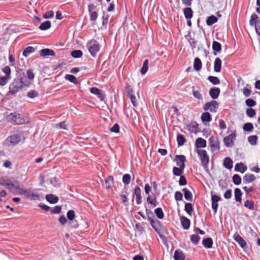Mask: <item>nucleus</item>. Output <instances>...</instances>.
<instances>
[{
	"instance_id": "f257e3e1",
	"label": "nucleus",
	"mask_w": 260,
	"mask_h": 260,
	"mask_svg": "<svg viewBox=\"0 0 260 260\" xmlns=\"http://www.w3.org/2000/svg\"><path fill=\"white\" fill-rule=\"evenodd\" d=\"M39 189L29 188L28 189L22 188L20 189L19 194L23 195L26 198L31 200H41L42 196L39 192Z\"/></svg>"
},
{
	"instance_id": "f03ea898",
	"label": "nucleus",
	"mask_w": 260,
	"mask_h": 260,
	"mask_svg": "<svg viewBox=\"0 0 260 260\" xmlns=\"http://www.w3.org/2000/svg\"><path fill=\"white\" fill-rule=\"evenodd\" d=\"M24 86L22 79L18 78L15 79L9 85V92L11 94H15L19 91Z\"/></svg>"
},
{
	"instance_id": "7ed1b4c3",
	"label": "nucleus",
	"mask_w": 260,
	"mask_h": 260,
	"mask_svg": "<svg viewBox=\"0 0 260 260\" xmlns=\"http://www.w3.org/2000/svg\"><path fill=\"white\" fill-rule=\"evenodd\" d=\"M197 152L199 155L202 166L205 169L207 170L209 163V156L207 151L204 149H198Z\"/></svg>"
},
{
	"instance_id": "20e7f679",
	"label": "nucleus",
	"mask_w": 260,
	"mask_h": 260,
	"mask_svg": "<svg viewBox=\"0 0 260 260\" xmlns=\"http://www.w3.org/2000/svg\"><path fill=\"white\" fill-rule=\"evenodd\" d=\"M87 47L91 55L95 57L97 53L100 51L99 43L94 40H91L87 43Z\"/></svg>"
},
{
	"instance_id": "39448f33",
	"label": "nucleus",
	"mask_w": 260,
	"mask_h": 260,
	"mask_svg": "<svg viewBox=\"0 0 260 260\" xmlns=\"http://www.w3.org/2000/svg\"><path fill=\"white\" fill-rule=\"evenodd\" d=\"M219 104L216 101H211L205 103L203 106L204 111L209 110L211 112L216 113L217 111Z\"/></svg>"
},
{
	"instance_id": "423d86ee",
	"label": "nucleus",
	"mask_w": 260,
	"mask_h": 260,
	"mask_svg": "<svg viewBox=\"0 0 260 260\" xmlns=\"http://www.w3.org/2000/svg\"><path fill=\"white\" fill-rule=\"evenodd\" d=\"M209 143L212 152H218L220 150V144L218 138L212 136L209 139Z\"/></svg>"
},
{
	"instance_id": "0eeeda50",
	"label": "nucleus",
	"mask_w": 260,
	"mask_h": 260,
	"mask_svg": "<svg viewBox=\"0 0 260 260\" xmlns=\"http://www.w3.org/2000/svg\"><path fill=\"white\" fill-rule=\"evenodd\" d=\"M21 141L19 135L15 134L8 137L5 140V143L7 146H15Z\"/></svg>"
},
{
	"instance_id": "6e6552de",
	"label": "nucleus",
	"mask_w": 260,
	"mask_h": 260,
	"mask_svg": "<svg viewBox=\"0 0 260 260\" xmlns=\"http://www.w3.org/2000/svg\"><path fill=\"white\" fill-rule=\"evenodd\" d=\"M236 138V135L232 133L223 139V143L226 147H230L232 146Z\"/></svg>"
},
{
	"instance_id": "1a4fd4ad",
	"label": "nucleus",
	"mask_w": 260,
	"mask_h": 260,
	"mask_svg": "<svg viewBox=\"0 0 260 260\" xmlns=\"http://www.w3.org/2000/svg\"><path fill=\"white\" fill-rule=\"evenodd\" d=\"M176 165L181 169L185 168V161H186V157L184 155H176L175 159Z\"/></svg>"
},
{
	"instance_id": "9d476101",
	"label": "nucleus",
	"mask_w": 260,
	"mask_h": 260,
	"mask_svg": "<svg viewBox=\"0 0 260 260\" xmlns=\"http://www.w3.org/2000/svg\"><path fill=\"white\" fill-rule=\"evenodd\" d=\"M90 91L92 94L97 95L101 101H104L105 94L101 89L96 87H92L90 89Z\"/></svg>"
},
{
	"instance_id": "9b49d317",
	"label": "nucleus",
	"mask_w": 260,
	"mask_h": 260,
	"mask_svg": "<svg viewBox=\"0 0 260 260\" xmlns=\"http://www.w3.org/2000/svg\"><path fill=\"white\" fill-rule=\"evenodd\" d=\"M221 200V198L219 196L214 194L211 197V201H212V208L214 211V213L215 214L217 212L218 204V202Z\"/></svg>"
},
{
	"instance_id": "f8f14e48",
	"label": "nucleus",
	"mask_w": 260,
	"mask_h": 260,
	"mask_svg": "<svg viewBox=\"0 0 260 260\" xmlns=\"http://www.w3.org/2000/svg\"><path fill=\"white\" fill-rule=\"evenodd\" d=\"M234 240L237 242L242 248H244L246 245V242L239 234H235L233 236Z\"/></svg>"
},
{
	"instance_id": "ddd939ff",
	"label": "nucleus",
	"mask_w": 260,
	"mask_h": 260,
	"mask_svg": "<svg viewBox=\"0 0 260 260\" xmlns=\"http://www.w3.org/2000/svg\"><path fill=\"white\" fill-rule=\"evenodd\" d=\"M220 92V90L218 87L212 88L209 90V95L213 99H216L218 98Z\"/></svg>"
},
{
	"instance_id": "4468645a",
	"label": "nucleus",
	"mask_w": 260,
	"mask_h": 260,
	"mask_svg": "<svg viewBox=\"0 0 260 260\" xmlns=\"http://www.w3.org/2000/svg\"><path fill=\"white\" fill-rule=\"evenodd\" d=\"M201 119L202 120V121L204 124L205 125L207 124L206 123L210 122L212 120V117L211 114L207 112H204L201 117Z\"/></svg>"
},
{
	"instance_id": "2eb2a0df",
	"label": "nucleus",
	"mask_w": 260,
	"mask_h": 260,
	"mask_svg": "<svg viewBox=\"0 0 260 260\" xmlns=\"http://www.w3.org/2000/svg\"><path fill=\"white\" fill-rule=\"evenodd\" d=\"M40 54L41 56L43 57L55 55V53L53 50L48 48L41 49L40 51Z\"/></svg>"
},
{
	"instance_id": "dca6fc26",
	"label": "nucleus",
	"mask_w": 260,
	"mask_h": 260,
	"mask_svg": "<svg viewBox=\"0 0 260 260\" xmlns=\"http://www.w3.org/2000/svg\"><path fill=\"white\" fill-rule=\"evenodd\" d=\"M150 224L153 229L157 232L158 233L160 226V222L158 220H154L153 218L148 220Z\"/></svg>"
},
{
	"instance_id": "f3484780",
	"label": "nucleus",
	"mask_w": 260,
	"mask_h": 260,
	"mask_svg": "<svg viewBox=\"0 0 260 260\" xmlns=\"http://www.w3.org/2000/svg\"><path fill=\"white\" fill-rule=\"evenodd\" d=\"M182 226L184 230H188L190 226V220L184 216L180 217Z\"/></svg>"
},
{
	"instance_id": "a211bd4d",
	"label": "nucleus",
	"mask_w": 260,
	"mask_h": 260,
	"mask_svg": "<svg viewBox=\"0 0 260 260\" xmlns=\"http://www.w3.org/2000/svg\"><path fill=\"white\" fill-rule=\"evenodd\" d=\"M174 258L175 260H184L185 257L181 250L177 249L174 252Z\"/></svg>"
},
{
	"instance_id": "6ab92c4d",
	"label": "nucleus",
	"mask_w": 260,
	"mask_h": 260,
	"mask_svg": "<svg viewBox=\"0 0 260 260\" xmlns=\"http://www.w3.org/2000/svg\"><path fill=\"white\" fill-rule=\"evenodd\" d=\"M258 18V16L255 13H253L251 15L250 17V19L249 21V24L251 26L254 25L255 29H256V26H260L259 21L258 22L257 24H256V20Z\"/></svg>"
},
{
	"instance_id": "aec40b11",
	"label": "nucleus",
	"mask_w": 260,
	"mask_h": 260,
	"mask_svg": "<svg viewBox=\"0 0 260 260\" xmlns=\"http://www.w3.org/2000/svg\"><path fill=\"white\" fill-rule=\"evenodd\" d=\"M213 240L211 238H206L203 240V245L206 248H211L213 245Z\"/></svg>"
},
{
	"instance_id": "412c9836",
	"label": "nucleus",
	"mask_w": 260,
	"mask_h": 260,
	"mask_svg": "<svg viewBox=\"0 0 260 260\" xmlns=\"http://www.w3.org/2000/svg\"><path fill=\"white\" fill-rule=\"evenodd\" d=\"M221 68V60L217 57L216 58L214 62V71L215 72H220Z\"/></svg>"
},
{
	"instance_id": "4be33fe9",
	"label": "nucleus",
	"mask_w": 260,
	"mask_h": 260,
	"mask_svg": "<svg viewBox=\"0 0 260 260\" xmlns=\"http://www.w3.org/2000/svg\"><path fill=\"white\" fill-rule=\"evenodd\" d=\"M45 198L47 202L51 204H55L58 201V198L52 194H48Z\"/></svg>"
},
{
	"instance_id": "5701e85b",
	"label": "nucleus",
	"mask_w": 260,
	"mask_h": 260,
	"mask_svg": "<svg viewBox=\"0 0 260 260\" xmlns=\"http://www.w3.org/2000/svg\"><path fill=\"white\" fill-rule=\"evenodd\" d=\"M242 192L239 188H236L234 190L235 200L237 202L241 203Z\"/></svg>"
},
{
	"instance_id": "b1692460",
	"label": "nucleus",
	"mask_w": 260,
	"mask_h": 260,
	"mask_svg": "<svg viewBox=\"0 0 260 260\" xmlns=\"http://www.w3.org/2000/svg\"><path fill=\"white\" fill-rule=\"evenodd\" d=\"M223 165L225 168L231 170L233 166L232 159L230 157H225L224 159Z\"/></svg>"
},
{
	"instance_id": "393cba45",
	"label": "nucleus",
	"mask_w": 260,
	"mask_h": 260,
	"mask_svg": "<svg viewBox=\"0 0 260 260\" xmlns=\"http://www.w3.org/2000/svg\"><path fill=\"white\" fill-rule=\"evenodd\" d=\"M235 170L237 172L244 173L247 170V167L242 162L238 163L235 165Z\"/></svg>"
},
{
	"instance_id": "a878e982",
	"label": "nucleus",
	"mask_w": 260,
	"mask_h": 260,
	"mask_svg": "<svg viewBox=\"0 0 260 260\" xmlns=\"http://www.w3.org/2000/svg\"><path fill=\"white\" fill-rule=\"evenodd\" d=\"M1 184H2L4 186H5L7 187L8 189L12 191L13 189H15L16 190H19V192H20V189H22L23 187H20L19 185V184L17 183V184H14L13 183H6L5 184H2L1 183Z\"/></svg>"
},
{
	"instance_id": "bb28decb",
	"label": "nucleus",
	"mask_w": 260,
	"mask_h": 260,
	"mask_svg": "<svg viewBox=\"0 0 260 260\" xmlns=\"http://www.w3.org/2000/svg\"><path fill=\"white\" fill-rule=\"evenodd\" d=\"M255 179V176L252 174H246L243 177V182L245 183H249Z\"/></svg>"
},
{
	"instance_id": "cd10ccee",
	"label": "nucleus",
	"mask_w": 260,
	"mask_h": 260,
	"mask_svg": "<svg viewBox=\"0 0 260 260\" xmlns=\"http://www.w3.org/2000/svg\"><path fill=\"white\" fill-rule=\"evenodd\" d=\"M207 142L205 140L202 138H198L196 139V147L205 148L206 147Z\"/></svg>"
},
{
	"instance_id": "c85d7f7f",
	"label": "nucleus",
	"mask_w": 260,
	"mask_h": 260,
	"mask_svg": "<svg viewBox=\"0 0 260 260\" xmlns=\"http://www.w3.org/2000/svg\"><path fill=\"white\" fill-rule=\"evenodd\" d=\"M182 191L184 193V198L185 200H186L188 201H192V194L190 191H189L188 189L184 188L182 189Z\"/></svg>"
},
{
	"instance_id": "c756f323",
	"label": "nucleus",
	"mask_w": 260,
	"mask_h": 260,
	"mask_svg": "<svg viewBox=\"0 0 260 260\" xmlns=\"http://www.w3.org/2000/svg\"><path fill=\"white\" fill-rule=\"evenodd\" d=\"M106 188L109 189L112 188L114 184L113 178L112 176L110 175L105 179Z\"/></svg>"
},
{
	"instance_id": "7c9ffc66",
	"label": "nucleus",
	"mask_w": 260,
	"mask_h": 260,
	"mask_svg": "<svg viewBox=\"0 0 260 260\" xmlns=\"http://www.w3.org/2000/svg\"><path fill=\"white\" fill-rule=\"evenodd\" d=\"M212 48L214 51L213 54L214 55H216V52L220 51L221 49V45L219 42L217 41H214L212 44Z\"/></svg>"
},
{
	"instance_id": "2f4dec72",
	"label": "nucleus",
	"mask_w": 260,
	"mask_h": 260,
	"mask_svg": "<svg viewBox=\"0 0 260 260\" xmlns=\"http://www.w3.org/2000/svg\"><path fill=\"white\" fill-rule=\"evenodd\" d=\"M184 15L186 19H190L193 16V12L191 8H185L184 10Z\"/></svg>"
},
{
	"instance_id": "473e14b6",
	"label": "nucleus",
	"mask_w": 260,
	"mask_h": 260,
	"mask_svg": "<svg viewBox=\"0 0 260 260\" xmlns=\"http://www.w3.org/2000/svg\"><path fill=\"white\" fill-rule=\"evenodd\" d=\"M51 23L50 21H46L44 22L41 24L39 27V29L42 30H46L51 27Z\"/></svg>"
},
{
	"instance_id": "72a5a7b5",
	"label": "nucleus",
	"mask_w": 260,
	"mask_h": 260,
	"mask_svg": "<svg viewBox=\"0 0 260 260\" xmlns=\"http://www.w3.org/2000/svg\"><path fill=\"white\" fill-rule=\"evenodd\" d=\"M35 49L34 47L28 46L24 49L23 51V55L25 57H27L30 53L35 52Z\"/></svg>"
},
{
	"instance_id": "f704fd0d",
	"label": "nucleus",
	"mask_w": 260,
	"mask_h": 260,
	"mask_svg": "<svg viewBox=\"0 0 260 260\" xmlns=\"http://www.w3.org/2000/svg\"><path fill=\"white\" fill-rule=\"evenodd\" d=\"M148 63L149 61L148 59H145L144 61L142 68H141L140 71L141 74L142 75H145L147 73L148 69Z\"/></svg>"
},
{
	"instance_id": "c9c22d12",
	"label": "nucleus",
	"mask_w": 260,
	"mask_h": 260,
	"mask_svg": "<svg viewBox=\"0 0 260 260\" xmlns=\"http://www.w3.org/2000/svg\"><path fill=\"white\" fill-rule=\"evenodd\" d=\"M185 38L187 40L192 49H193L195 47V40L194 38H191L190 34L189 32L187 35H185Z\"/></svg>"
},
{
	"instance_id": "e433bc0d",
	"label": "nucleus",
	"mask_w": 260,
	"mask_h": 260,
	"mask_svg": "<svg viewBox=\"0 0 260 260\" xmlns=\"http://www.w3.org/2000/svg\"><path fill=\"white\" fill-rule=\"evenodd\" d=\"M177 141L178 146H181L184 144L185 142L186 141V140L182 135L178 134L177 136Z\"/></svg>"
},
{
	"instance_id": "4c0bfd02",
	"label": "nucleus",
	"mask_w": 260,
	"mask_h": 260,
	"mask_svg": "<svg viewBox=\"0 0 260 260\" xmlns=\"http://www.w3.org/2000/svg\"><path fill=\"white\" fill-rule=\"evenodd\" d=\"M217 21V18L214 15L208 17L206 23L208 25L211 26Z\"/></svg>"
},
{
	"instance_id": "58836bf2",
	"label": "nucleus",
	"mask_w": 260,
	"mask_h": 260,
	"mask_svg": "<svg viewBox=\"0 0 260 260\" xmlns=\"http://www.w3.org/2000/svg\"><path fill=\"white\" fill-rule=\"evenodd\" d=\"M154 213L157 217L159 219H162L164 217V214L161 208H157L154 210Z\"/></svg>"
},
{
	"instance_id": "ea45409f",
	"label": "nucleus",
	"mask_w": 260,
	"mask_h": 260,
	"mask_svg": "<svg viewBox=\"0 0 260 260\" xmlns=\"http://www.w3.org/2000/svg\"><path fill=\"white\" fill-rule=\"evenodd\" d=\"M83 55V53L81 50H75L72 51L71 56L75 58H78L81 57Z\"/></svg>"
},
{
	"instance_id": "a19ab883",
	"label": "nucleus",
	"mask_w": 260,
	"mask_h": 260,
	"mask_svg": "<svg viewBox=\"0 0 260 260\" xmlns=\"http://www.w3.org/2000/svg\"><path fill=\"white\" fill-rule=\"evenodd\" d=\"M17 115L16 113H10L7 116L8 121L11 123L15 124Z\"/></svg>"
},
{
	"instance_id": "79ce46f5",
	"label": "nucleus",
	"mask_w": 260,
	"mask_h": 260,
	"mask_svg": "<svg viewBox=\"0 0 260 260\" xmlns=\"http://www.w3.org/2000/svg\"><path fill=\"white\" fill-rule=\"evenodd\" d=\"M25 122V119L24 117L20 114H18L16 117V120L15 121V124H22Z\"/></svg>"
},
{
	"instance_id": "37998d69",
	"label": "nucleus",
	"mask_w": 260,
	"mask_h": 260,
	"mask_svg": "<svg viewBox=\"0 0 260 260\" xmlns=\"http://www.w3.org/2000/svg\"><path fill=\"white\" fill-rule=\"evenodd\" d=\"M183 169H181L179 167H174L173 169V172L175 176H180L183 172Z\"/></svg>"
},
{
	"instance_id": "c03bdc74",
	"label": "nucleus",
	"mask_w": 260,
	"mask_h": 260,
	"mask_svg": "<svg viewBox=\"0 0 260 260\" xmlns=\"http://www.w3.org/2000/svg\"><path fill=\"white\" fill-rule=\"evenodd\" d=\"M244 206L251 210L254 209V204L253 201L246 200L244 203Z\"/></svg>"
},
{
	"instance_id": "a18cd8bd",
	"label": "nucleus",
	"mask_w": 260,
	"mask_h": 260,
	"mask_svg": "<svg viewBox=\"0 0 260 260\" xmlns=\"http://www.w3.org/2000/svg\"><path fill=\"white\" fill-rule=\"evenodd\" d=\"M186 129L191 133L195 134V121H192L186 125Z\"/></svg>"
},
{
	"instance_id": "49530a36",
	"label": "nucleus",
	"mask_w": 260,
	"mask_h": 260,
	"mask_svg": "<svg viewBox=\"0 0 260 260\" xmlns=\"http://www.w3.org/2000/svg\"><path fill=\"white\" fill-rule=\"evenodd\" d=\"M257 139L258 137L257 136L252 135L248 137V141L250 144L255 145L257 143Z\"/></svg>"
},
{
	"instance_id": "de8ad7c7",
	"label": "nucleus",
	"mask_w": 260,
	"mask_h": 260,
	"mask_svg": "<svg viewBox=\"0 0 260 260\" xmlns=\"http://www.w3.org/2000/svg\"><path fill=\"white\" fill-rule=\"evenodd\" d=\"M208 80L211 82L213 85H217L220 83V80L218 78L214 76H209L208 78Z\"/></svg>"
},
{
	"instance_id": "09e8293b",
	"label": "nucleus",
	"mask_w": 260,
	"mask_h": 260,
	"mask_svg": "<svg viewBox=\"0 0 260 260\" xmlns=\"http://www.w3.org/2000/svg\"><path fill=\"white\" fill-rule=\"evenodd\" d=\"M184 210L187 213L190 215L193 210L192 204L190 203H185Z\"/></svg>"
},
{
	"instance_id": "8fccbe9b",
	"label": "nucleus",
	"mask_w": 260,
	"mask_h": 260,
	"mask_svg": "<svg viewBox=\"0 0 260 260\" xmlns=\"http://www.w3.org/2000/svg\"><path fill=\"white\" fill-rule=\"evenodd\" d=\"M65 79L73 83L76 84L77 83V78L74 75L69 74L66 75L65 76Z\"/></svg>"
},
{
	"instance_id": "3c124183",
	"label": "nucleus",
	"mask_w": 260,
	"mask_h": 260,
	"mask_svg": "<svg viewBox=\"0 0 260 260\" xmlns=\"http://www.w3.org/2000/svg\"><path fill=\"white\" fill-rule=\"evenodd\" d=\"M131 179V175L128 174H125L122 177V182L125 185H128Z\"/></svg>"
},
{
	"instance_id": "603ef678",
	"label": "nucleus",
	"mask_w": 260,
	"mask_h": 260,
	"mask_svg": "<svg viewBox=\"0 0 260 260\" xmlns=\"http://www.w3.org/2000/svg\"><path fill=\"white\" fill-rule=\"evenodd\" d=\"M233 181L235 185H238L241 183V178L239 175L235 174L233 176Z\"/></svg>"
},
{
	"instance_id": "864d4df0",
	"label": "nucleus",
	"mask_w": 260,
	"mask_h": 260,
	"mask_svg": "<svg viewBox=\"0 0 260 260\" xmlns=\"http://www.w3.org/2000/svg\"><path fill=\"white\" fill-rule=\"evenodd\" d=\"M243 130L246 132H251L253 129V124L251 123H246L243 125Z\"/></svg>"
},
{
	"instance_id": "5fc2aeb1",
	"label": "nucleus",
	"mask_w": 260,
	"mask_h": 260,
	"mask_svg": "<svg viewBox=\"0 0 260 260\" xmlns=\"http://www.w3.org/2000/svg\"><path fill=\"white\" fill-rule=\"evenodd\" d=\"M11 78L7 76H2L0 77V85L4 86L8 82V81Z\"/></svg>"
},
{
	"instance_id": "6e6d98bb",
	"label": "nucleus",
	"mask_w": 260,
	"mask_h": 260,
	"mask_svg": "<svg viewBox=\"0 0 260 260\" xmlns=\"http://www.w3.org/2000/svg\"><path fill=\"white\" fill-rule=\"evenodd\" d=\"M67 218L69 220H73L75 217V213L74 211L70 210L68 211L67 214Z\"/></svg>"
},
{
	"instance_id": "4d7b16f0",
	"label": "nucleus",
	"mask_w": 260,
	"mask_h": 260,
	"mask_svg": "<svg viewBox=\"0 0 260 260\" xmlns=\"http://www.w3.org/2000/svg\"><path fill=\"white\" fill-rule=\"evenodd\" d=\"M27 96L29 98L33 99L38 96V93L36 90H32L27 93Z\"/></svg>"
},
{
	"instance_id": "13d9d810",
	"label": "nucleus",
	"mask_w": 260,
	"mask_h": 260,
	"mask_svg": "<svg viewBox=\"0 0 260 260\" xmlns=\"http://www.w3.org/2000/svg\"><path fill=\"white\" fill-rule=\"evenodd\" d=\"M246 104L247 106L251 107L256 105V102L251 99H248L245 101Z\"/></svg>"
},
{
	"instance_id": "bf43d9fd",
	"label": "nucleus",
	"mask_w": 260,
	"mask_h": 260,
	"mask_svg": "<svg viewBox=\"0 0 260 260\" xmlns=\"http://www.w3.org/2000/svg\"><path fill=\"white\" fill-rule=\"evenodd\" d=\"M246 114L249 117H253L255 115V111L251 108H248L246 110Z\"/></svg>"
},
{
	"instance_id": "052dcab7",
	"label": "nucleus",
	"mask_w": 260,
	"mask_h": 260,
	"mask_svg": "<svg viewBox=\"0 0 260 260\" xmlns=\"http://www.w3.org/2000/svg\"><path fill=\"white\" fill-rule=\"evenodd\" d=\"M174 198L176 201H181L183 198L182 193L180 191H177L175 193Z\"/></svg>"
},
{
	"instance_id": "680f3d73",
	"label": "nucleus",
	"mask_w": 260,
	"mask_h": 260,
	"mask_svg": "<svg viewBox=\"0 0 260 260\" xmlns=\"http://www.w3.org/2000/svg\"><path fill=\"white\" fill-rule=\"evenodd\" d=\"M3 72L6 74V76L11 78V69L9 66H6L2 69Z\"/></svg>"
},
{
	"instance_id": "e2e57ef3",
	"label": "nucleus",
	"mask_w": 260,
	"mask_h": 260,
	"mask_svg": "<svg viewBox=\"0 0 260 260\" xmlns=\"http://www.w3.org/2000/svg\"><path fill=\"white\" fill-rule=\"evenodd\" d=\"M54 16V12L52 11H48L43 15V17L45 19L51 18Z\"/></svg>"
},
{
	"instance_id": "0e129e2a",
	"label": "nucleus",
	"mask_w": 260,
	"mask_h": 260,
	"mask_svg": "<svg viewBox=\"0 0 260 260\" xmlns=\"http://www.w3.org/2000/svg\"><path fill=\"white\" fill-rule=\"evenodd\" d=\"M61 210V207L60 206H56L51 211L52 214H59Z\"/></svg>"
},
{
	"instance_id": "69168bd1",
	"label": "nucleus",
	"mask_w": 260,
	"mask_h": 260,
	"mask_svg": "<svg viewBox=\"0 0 260 260\" xmlns=\"http://www.w3.org/2000/svg\"><path fill=\"white\" fill-rule=\"evenodd\" d=\"M90 14V20L91 21H94L96 20L98 17V13L96 11H93Z\"/></svg>"
},
{
	"instance_id": "338daca9",
	"label": "nucleus",
	"mask_w": 260,
	"mask_h": 260,
	"mask_svg": "<svg viewBox=\"0 0 260 260\" xmlns=\"http://www.w3.org/2000/svg\"><path fill=\"white\" fill-rule=\"evenodd\" d=\"M110 130L111 132L118 133L119 132V126L118 124H114Z\"/></svg>"
},
{
	"instance_id": "774afa93",
	"label": "nucleus",
	"mask_w": 260,
	"mask_h": 260,
	"mask_svg": "<svg viewBox=\"0 0 260 260\" xmlns=\"http://www.w3.org/2000/svg\"><path fill=\"white\" fill-rule=\"evenodd\" d=\"M179 184L180 186H183L186 184V180L184 176H180V178L179 180Z\"/></svg>"
}]
</instances>
